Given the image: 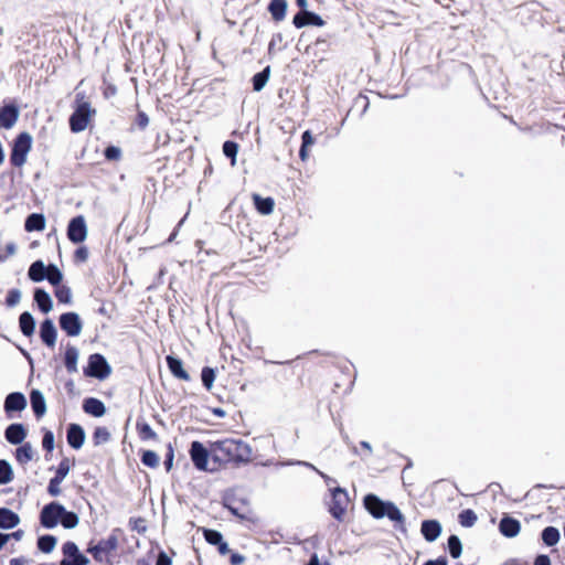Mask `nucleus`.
Segmentation results:
<instances>
[{"instance_id": "nucleus-1", "label": "nucleus", "mask_w": 565, "mask_h": 565, "mask_svg": "<svg viewBox=\"0 0 565 565\" xmlns=\"http://www.w3.org/2000/svg\"><path fill=\"white\" fill-rule=\"evenodd\" d=\"M363 504L365 510L374 519H383L386 516L388 520L395 523V529L406 533L405 516L395 503L391 501H384L376 494L369 493L364 497Z\"/></svg>"}, {"instance_id": "nucleus-2", "label": "nucleus", "mask_w": 565, "mask_h": 565, "mask_svg": "<svg viewBox=\"0 0 565 565\" xmlns=\"http://www.w3.org/2000/svg\"><path fill=\"white\" fill-rule=\"evenodd\" d=\"M217 450L225 461L247 463L252 459L250 446L241 439H225L218 441Z\"/></svg>"}, {"instance_id": "nucleus-3", "label": "nucleus", "mask_w": 565, "mask_h": 565, "mask_svg": "<svg viewBox=\"0 0 565 565\" xmlns=\"http://www.w3.org/2000/svg\"><path fill=\"white\" fill-rule=\"evenodd\" d=\"M75 109L70 117V128L73 132H81L88 126L89 119L95 115V109L90 107V104L85 100L83 93L76 94Z\"/></svg>"}, {"instance_id": "nucleus-4", "label": "nucleus", "mask_w": 565, "mask_h": 565, "mask_svg": "<svg viewBox=\"0 0 565 565\" xmlns=\"http://www.w3.org/2000/svg\"><path fill=\"white\" fill-rule=\"evenodd\" d=\"M84 375L104 381L111 373V367L106 358L100 353L90 354L88 358L87 366L83 370Z\"/></svg>"}, {"instance_id": "nucleus-5", "label": "nucleus", "mask_w": 565, "mask_h": 565, "mask_svg": "<svg viewBox=\"0 0 565 565\" xmlns=\"http://www.w3.org/2000/svg\"><path fill=\"white\" fill-rule=\"evenodd\" d=\"M32 147V137L29 132H21L13 141L10 153V161L14 167H22L26 161V156Z\"/></svg>"}, {"instance_id": "nucleus-6", "label": "nucleus", "mask_w": 565, "mask_h": 565, "mask_svg": "<svg viewBox=\"0 0 565 565\" xmlns=\"http://www.w3.org/2000/svg\"><path fill=\"white\" fill-rule=\"evenodd\" d=\"M331 495L329 512L335 520L342 521L349 505L348 492L345 489L337 487L331 491Z\"/></svg>"}, {"instance_id": "nucleus-7", "label": "nucleus", "mask_w": 565, "mask_h": 565, "mask_svg": "<svg viewBox=\"0 0 565 565\" xmlns=\"http://www.w3.org/2000/svg\"><path fill=\"white\" fill-rule=\"evenodd\" d=\"M64 505L57 501L45 504L40 512V523L45 529H54L61 521Z\"/></svg>"}, {"instance_id": "nucleus-8", "label": "nucleus", "mask_w": 565, "mask_h": 565, "mask_svg": "<svg viewBox=\"0 0 565 565\" xmlns=\"http://www.w3.org/2000/svg\"><path fill=\"white\" fill-rule=\"evenodd\" d=\"M60 328L68 337H77L83 329V322L79 315L73 311L62 313L58 318Z\"/></svg>"}, {"instance_id": "nucleus-9", "label": "nucleus", "mask_w": 565, "mask_h": 565, "mask_svg": "<svg viewBox=\"0 0 565 565\" xmlns=\"http://www.w3.org/2000/svg\"><path fill=\"white\" fill-rule=\"evenodd\" d=\"M87 225L83 215L73 217L67 225V238L74 243H83L87 237Z\"/></svg>"}, {"instance_id": "nucleus-10", "label": "nucleus", "mask_w": 565, "mask_h": 565, "mask_svg": "<svg viewBox=\"0 0 565 565\" xmlns=\"http://www.w3.org/2000/svg\"><path fill=\"white\" fill-rule=\"evenodd\" d=\"M64 558L60 565H87L89 559L79 552L78 546L74 542H66L62 547Z\"/></svg>"}, {"instance_id": "nucleus-11", "label": "nucleus", "mask_w": 565, "mask_h": 565, "mask_svg": "<svg viewBox=\"0 0 565 565\" xmlns=\"http://www.w3.org/2000/svg\"><path fill=\"white\" fill-rule=\"evenodd\" d=\"M190 456L194 467L198 470H207L209 451L201 441H192L190 447Z\"/></svg>"}, {"instance_id": "nucleus-12", "label": "nucleus", "mask_w": 565, "mask_h": 565, "mask_svg": "<svg viewBox=\"0 0 565 565\" xmlns=\"http://www.w3.org/2000/svg\"><path fill=\"white\" fill-rule=\"evenodd\" d=\"M117 544H118L117 537L111 535L106 540L99 541L96 545L90 546L88 548V552L93 555V557L96 561L102 562L104 555H106L117 548Z\"/></svg>"}, {"instance_id": "nucleus-13", "label": "nucleus", "mask_w": 565, "mask_h": 565, "mask_svg": "<svg viewBox=\"0 0 565 565\" xmlns=\"http://www.w3.org/2000/svg\"><path fill=\"white\" fill-rule=\"evenodd\" d=\"M85 431L78 424H70L66 430V439L68 445L74 449H79L85 443Z\"/></svg>"}, {"instance_id": "nucleus-14", "label": "nucleus", "mask_w": 565, "mask_h": 565, "mask_svg": "<svg viewBox=\"0 0 565 565\" xmlns=\"http://www.w3.org/2000/svg\"><path fill=\"white\" fill-rule=\"evenodd\" d=\"M26 398L20 392H12L4 399V411L7 414L22 412L26 407Z\"/></svg>"}, {"instance_id": "nucleus-15", "label": "nucleus", "mask_w": 565, "mask_h": 565, "mask_svg": "<svg viewBox=\"0 0 565 565\" xmlns=\"http://www.w3.org/2000/svg\"><path fill=\"white\" fill-rule=\"evenodd\" d=\"M19 109L14 105H4L0 108V127L12 128L19 119Z\"/></svg>"}, {"instance_id": "nucleus-16", "label": "nucleus", "mask_w": 565, "mask_h": 565, "mask_svg": "<svg viewBox=\"0 0 565 565\" xmlns=\"http://www.w3.org/2000/svg\"><path fill=\"white\" fill-rule=\"evenodd\" d=\"M443 527L437 520H424L420 525V533L427 542H435L441 534Z\"/></svg>"}, {"instance_id": "nucleus-17", "label": "nucleus", "mask_w": 565, "mask_h": 565, "mask_svg": "<svg viewBox=\"0 0 565 565\" xmlns=\"http://www.w3.org/2000/svg\"><path fill=\"white\" fill-rule=\"evenodd\" d=\"M499 531L505 537H515L521 531V523L510 515H504L500 520Z\"/></svg>"}, {"instance_id": "nucleus-18", "label": "nucleus", "mask_w": 565, "mask_h": 565, "mask_svg": "<svg viewBox=\"0 0 565 565\" xmlns=\"http://www.w3.org/2000/svg\"><path fill=\"white\" fill-rule=\"evenodd\" d=\"M40 337L47 347H54L56 342L57 331L51 319H45L40 326Z\"/></svg>"}, {"instance_id": "nucleus-19", "label": "nucleus", "mask_w": 565, "mask_h": 565, "mask_svg": "<svg viewBox=\"0 0 565 565\" xmlns=\"http://www.w3.org/2000/svg\"><path fill=\"white\" fill-rule=\"evenodd\" d=\"M4 437L12 445H20L26 437V430L20 423L10 424L6 428Z\"/></svg>"}, {"instance_id": "nucleus-20", "label": "nucleus", "mask_w": 565, "mask_h": 565, "mask_svg": "<svg viewBox=\"0 0 565 565\" xmlns=\"http://www.w3.org/2000/svg\"><path fill=\"white\" fill-rule=\"evenodd\" d=\"M83 409L94 417H102L106 413L105 404L96 397H87L83 402Z\"/></svg>"}, {"instance_id": "nucleus-21", "label": "nucleus", "mask_w": 565, "mask_h": 565, "mask_svg": "<svg viewBox=\"0 0 565 565\" xmlns=\"http://www.w3.org/2000/svg\"><path fill=\"white\" fill-rule=\"evenodd\" d=\"M30 402L34 415L36 418H41L46 413V402L43 393L39 390H32Z\"/></svg>"}, {"instance_id": "nucleus-22", "label": "nucleus", "mask_w": 565, "mask_h": 565, "mask_svg": "<svg viewBox=\"0 0 565 565\" xmlns=\"http://www.w3.org/2000/svg\"><path fill=\"white\" fill-rule=\"evenodd\" d=\"M166 361L170 372L174 377L183 381L190 380L189 373L183 369V363L181 359L175 358L173 355H167Z\"/></svg>"}, {"instance_id": "nucleus-23", "label": "nucleus", "mask_w": 565, "mask_h": 565, "mask_svg": "<svg viewBox=\"0 0 565 565\" xmlns=\"http://www.w3.org/2000/svg\"><path fill=\"white\" fill-rule=\"evenodd\" d=\"M20 516L8 508H0V529L11 530L19 525Z\"/></svg>"}, {"instance_id": "nucleus-24", "label": "nucleus", "mask_w": 565, "mask_h": 565, "mask_svg": "<svg viewBox=\"0 0 565 565\" xmlns=\"http://www.w3.org/2000/svg\"><path fill=\"white\" fill-rule=\"evenodd\" d=\"M46 218L43 213H31L24 222V230L29 233L40 232L45 228Z\"/></svg>"}, {"instance_id": "nucleus-25", "label": "nucleus", "mask_w": 565, "mask_h": 565, "mask_svg": "<svg viewBox=\"0 0 565 565\" xmlns=\"http://www.w3.org/2000/svg\"><path fill=\"white\" fill-rule=\"evenodd\" d=\"M288 8L287 0H270L268 4V11L271 18L276 22H280L286 18Z\"/></svg>"}, {"instance_id": "nucleus-26", "label": "nucleus", "mask_w": 565, "mask_h": 565, "mask_svg": "<svg viewBox=\"0 0 565 565\" xmlns=\"http://www.w3.org/2000/svg\"><path fill=\"white\" fill-rule=\"evenodd\" d=\"M34 301L43 313H49L53 308V301L47 291L42 288L34 290Z\"/></svg>"}, {"instance_id": "nucleus-27", "label": "nucleus", "mask_w": 565, "mask_h": 565, "mask_svg": "<svg viewBox=\"0 0 565 565\" xmlns=\"http://www.w3.org/2000/svg\"><path fill=\"white\" fill-rule=\"evenodd\" d=\"M19 328L23 335L31 337L35 330V320L29 311H24L19 317Z\"/></svg>"}, {"instance_id": "nucleus-28", "label": "nucleus", "mask_w": 565, "mask_h": 565, "mask_svg": "<svg viewBox=\"0 0 565 565\" xmlns=\"http://www.w3.org/2000/svg\"><path fill=\"white\" fill-rule=\"evenodd\" d=\"M253 201L256 210L263 215H269L274 211L275 202L271 198H263L259 194H253Z\"/></svg>"}, {"instance_id": "nucleus-29", "label": "nucleus", "mask_w": 565, "mask_h": 565, "mask_svg": "<svg viewBox=\"0 0 565 565\" xmlns=\"http://www.w3.org/2000/svg\"><path fill=\"white\" fill-rule=\"evenodd\" d=\"M79 352L76 347L67 345L64 355V364L68 373L77 372Z\"/></svg>"}, {"instance_id": "nucleus-30", "label": "nucleus", "mask_w": 565, "mask_h": 565, "mask_svg": "<svg viewBox=\"0 0 565 565\" xmlns=\"http://www.w3.org/2000/svg\"><path fill=\"white\" fill-rule=\"evenodd\" d=\"M47 266L42 260H35L31 264L28 270L29 278L34 282H40L45 279Z\"/></svg>"}, {"instance_id": "nucleus-31", "label": "nucleus", "mask_w": 565, "mask_h": 565, "mask_svg": "<svg viewBox=\"0 0 565 565\" xmlns=\"http://www.w3.org/2000/svg\"><path fill=\"white\" fill-rule=\"evenodd\" d=\"M270 76V66H266L263 71L256 73L253 78V89L260 92L267 84Z\"/></svg>"}, {"instance_id": "nucleus-32", "label": "nucleus", "mask_w": 565, "mask_h": 565, "mask_svg": "<svg viewBox=\"0 0 565 565\" xmlns=\"http://www.w3.org/2000/svg\"><path fill=\"white\" fill-rule=\"evenodd\" d=\"M57 543V540L54 535L51 534H44L39 536L38 539V548L45 554L51 553Z\"/></svg>"}, {"instance_id": "nucleus-33", "label": "nucleus", "mask_w": 565, "mask_h": 565, "mask_svg": "<svg viewBox=\"0 0 565 565\" xmlns=\"http://www.w3.org/2000/svg\"><path fill=\"white\" fill-rule=\"evenodd\" d=\"M542 541L547 546H554L558 543L561 534L559 531L554 526H546L542 531Z\"/></svg>"}, {"instance_id": "nucleus-34", "label": "nucleus", "mask_w": 565, "mask_h": 565, "mask_svg": "<svg viewBox=\"0 0 565 565\" xmlns=\"http://www.w3.org/2000/svg\"><path fill=\"white\" fill-rule=\"evenodd\" d=\"M79 518L78 515L73 511H67L64 508V512L61 514V521L60 523L64 529L71 530L78 525Z\"/></svg>"}, {"instance_id": "nucleus-35", "label": "nucleus", "mask_w": 565, "mask_h": 565, "mask_svg": "<svg viewBox=\"0 0 565 565\" xmlns=\"http://www.w3.org/2000/svg\"><path fill=\"white\" fill-rule=\"evenodd\" d=\"M15 458L22 465L31 461L33 459V449L31 444L25 443L20 446L15 451Z\"/></svg>"}, {"instance_id": "nucleus-36", "label": "nucleus", "mask_w": 565, "mask_h": 565, "mask_svg": "<svg viewBox=\"0 0 565 565\" xmlns=\"http://www.w3.org/2000/svg\"><path fill=\"white\" fill-rule=\"evenodd\" d=\"M315 142V139L312 137V134L310 130H306L302 132L301 136V147L299 150V157L302 161H306L308 159V148L312 146Z\"/></svg>"}, {"instance_id": "nucleus-37", "label": "nucleus", "mask_w": 565, "mask_h": 565, "mask_svg": "<svg viewBox=\"0 0 565 565\" xmlns=\"http://www.w3.org/2000/svg\"><path fill=\"white\" fill-rule=\"evenodd\" d=\"M447 545L450 556L452 558H459L462 553V544L460 539L452 534L448 537Z\"/></svg>"}, {"instance_id": "nucleus-38", "label": "nucleus", "mask_w": 565, "mask_h": 565, "mask_svg": "<svg viewBox=\"0 0 565 565\" xmlns=\"http://www.w3.org/2000/svg\"><path fill=\"white\" fill-rule=\"evenodd\" d=\"M13 479V471L11 465L4 460H0V484H7Z\"/></svg>"}, {"instance_id": "nucleus-39", "label": "nucleus", "mask_w": 565, "mask_h": 565, "mask_svg": "<svg viewBox=\"0 0 565 565\" xmlns=\"http://www.w3.org/2000/svg\"><path fill=\"white\" fill-rule=\"evenodd\" d=\"M45 279H47L51 285L58 286L63 279V274L56 265L50 264L47 266Z\"/></svg>"}, {"instance_id": "nucleus-40", "label": "nucleus", "mask_w": 565, "mask_h": 565, "mask_svg": "<svg viewBox=\"0 0 565 565\" xmlns=\"http://www.w3.org/2000/svg\"><path fill=\"white\" fill-rule=\"evenodd\" d=\"M238 152V145L235 141L227 140L223 143V153L231 159V164H236V157Z\"/></svg>"}, {"instance_id": "nucleus-41", "label": "nucleus", "mask_w": 565, "mask_h": 565, "mask_svg": "<svg viewBox=\"0 0 565 565\" xmlns=\"http://www.w3.org/2000/svg\"><path fill=\"white\" fill-rule=\"evenodd\" d=\"M137 430L143 440L148 439H157L156 431L151 428V426L146 422H137Z\"/></svg>"}, {"instance_id": "nucleus-42", "label": "nucleus", "mask_w": 565, "mask_h": 565, "mask_svg": "<svg viewBox=\"0 0 565 565\" xmlns=\"http://www.w3.org/2000/svg\"><path fill=\"white\" fill-rule=\"evenodd\" d=\"M477 514L470 510H463L459 514V523L465 527H471L477 522Z\"/></svg>"}, {"instance_id": "nucleus-43", "label": "nucleus", "mask_w": 565, "mask_h": 565, "mask_svg": "<svg viewBox=\"0 0 565 565\" xmlns=\"http://www.w3.org/2000/svg\"><path fill=\"white\" fill-rule=\"evenodd\" d=\"M202 384L206 390H211L215 380V371L213 367L204 366L201 372Z\"/></svg>"}, {"instance_id": "nucleus-44", "label": "nucleus", "mask_w": 565, "mask_h": 565, "mask_svg": "<svg viewBox=\"0 0 565 565\" xmlns=\"http://www.w3.org/2000/svg\"><path fill=\"white\" fill-rule=\"evenodd\" d=\"M55 289V297L62 303H70L72 301V290L65 285H58Z\"/></svg>"}, {"instance_id": "nucleus-45", "label": "nucleus", "mask_w": 565, "mask_h": 565, "mask_svg": "<svg viewBox=\"0 0 565 565\" xmlns=\"http://www.w3.org/2000/svg\"><path fill=\"white\" fill-rule=\"evenodd\" d=\"M141 462L150 468L159 466V456L153 450H145L141 455Z\"/></svg>"}, {"instance_id": "nucleus-46", "label": "nucleus", "mask_w": 565, "mask_h": 565, "mask_svg": "<svg viewBox=\"0 0 565 565\" xmlns=\"http://www.w3.org/2000/svg\"><path fill=\"white\" fill-rule=\"evenodd\" d=\"M95 445L107 443L110 439V433L106 427H96L93 434Z\"/></svg>"}, {"instance_id": "nucleus-47", "label": "nucleus", "mask_w": 565, "mask_h": 565, "mask_svg": "<svg viewBox=\"0 0 565 565\" xmlns=\"http://www.w3.org/2000/svg\"><path fill=\"white\" fill-rule=\"evenodd\" d=\"M204 539L209 544L215 546H217L222 541H224L222 533L220 531L212 529L204 530Z\"/></svg>"}, {"instance_id": "nucleus-48", "label": "nucleus", "mask_w": 565, "mask_h": 565, "mask_svg": "<svg viewBox=\"0 0 565 565\" xmlns=\"http://www.w3.org/2000/svg\"><path fill=\"white\" fill-rule=\"evenodd\" d=\"M70 470H71L70 461L67 458H64L60 461L56 472H55V476L53 478L63 482V480L68 475Z\"/></svg>"}, {"instance_id": "nucleus-49", "label": "nucleus", "mask_w": 565, "mask_h": 565, "mask_svg": "<svg viewBox=\"0 0 565 565\" xmlns=\"http://www.w3.org/2000/svg\"><path fill=\"white\" fill-rule=\"evenodd\" d=\"M285 465H299V466L308 467V468L315 470L321 478H323L327 484H330L331 482H334V480L332 478H330L328 475H326L324 472H322L319 469H317L310 462L298 460V461H288Z\"/></svg>"}, {"instance_id": "nucleus-50", "label": "nucleus", "mask_w": 565, "mask_h": 565, "mask_svg": "<svg viewBox=\"0 0 565 565\" xmlns=\"http://www.w3.org/2000/svg\"><path fill=\"white\" fill-rule=\"evenodd\" d=\"M21 300V291L19 289H10L7 294L6 303L8 307L17 306Z\"/></svg>"}, {"instance_id": "nucleus-51", "label": "nucleus", "mask_w": 565, "mask_h": 565, "mask_svg": "<svg viewBox=\"0 0 565 565\" xmlns=\"http://www.w3.org/2000/svg\"><path fill=\"white\" fill-rule=\"evenodd\" d=\"M104 156L110 161L119 160L121 157V150L116 146H108L104 151Z\"/></svg>"}, {"instance_id": "nucleus-52", "label": "nucleus", "mask_w": 565, "mask_h": 565, "mask_svg": "<svg viewBox=\"0 0 565 565\" xmlns=\"http://www.w3.org/2000/svg\"><path fill=\"white\" fill-rule=\"evenodd\" d=\"M42 446L46 451L54 449V434L51 430H46L43 435Z\"/></svg>"}, {"instance_id": "nucleus-53", "label": "nucleus", "mask_w": 565, "mask_h": 565, "mask_svg": "<svg viewBox=\"0 0 565 565\" xmlns=\"http://www.w3.org/2000/svg\"><path fill=\"white\" fill-rule=\"evenodd\" d=\"M306 11H300L298 12L294 19H292V24L297 28V29H301L303 26H307L308 25V15L306 14Z\"/></svg>"}, {"instance_id": "nucleus-54", "label": "nucleus", "mask_w": 565, "mask_h": 565, "mask_svg": "<svg viewBox=\"0 0 565 565\" xmlns=\"http://www.w3.org/2000/svg\"><path fill=\"white\" fill-rule=\"evenodd\" d=\"M306 14L308 15V18H307L308 25H315V26H323L324 25V21L319 14L311 12V11H306Z\"/></svg>"}, {"instance_id": "nucleus-55", "label": "nucleus", "mask_w": 565, "mask_h": 565, "mask_svg": "<svg viewBox=\"0 0 565 565\" xmlns=\"http://www.w3.org/2000/svg\"><path fill=\"white\" fill-rule=\"evenodd\" d=\"M62 483V481L55 479V478H52L49 482V487H47V492L52 495V497H57L61 494V488H60V484Z\"/></svg>"}, {"instance_id": "nucleus-56", "label": "nucleus", "mask_w": 565, "mask_h": 565, "mask_svg": "<svg viewBox=\"0 0 565 565\" xmlns=\"http://www.w3.org/2000/svg\"><path fill=\"white\" fill-rule=\"evenodd\" d=\"M17 253V245L10 242L6 245V254H0V263H4L8 257L13 256Z\"/></svg>"}, {"instance_id": "nucleus-57", "label": "nucleus", "mask_w": 565, "mask_h": 565, "mask_svg": "<svg viewBox=\"0 0 565 565\" xmlns=\"http://www.w3.org/2000/svg\"><path fill=\"white\" fill-rule=\"evenodd\" d=\"M89 253L86 246H79L74 254L77 262L84 263L88 259Z\"/></svg>"}, {"instance_id": "nucleus-58", "label": "nucleus", "mask_w": 565, "mask_h": 565, "mask_svg": "<svg viewBox=\"0 0 565 565\" xmlns=\"http://www.w3.org/2000/svg\"><path fill=\"white\" fill-rule=\"evenodd\" d=\"M173 458H174L173 448H172V445L169 444L168 445V452H167L166 459H164V467H166L167 471H169L172 468V466H173Z\"/></svg>"}, {"instance_id": "nucleus-59", "label": "nucleus", "mask_w": 565, "mask_h": 565, "mask_svg": "<svg viewBox=\"0 0 565 565\" xmlns=\"http://www.w3.org/2000/svg\"><path fill=\"white\" fill-rule=\"evenodd\" d=\"M156 565H172V559L164 551H160L157 556Z\"/></svg>"}, {"instance_id": "nucleus-60", "label": "nucleus", "mask_w": 565, "mask_h": 565, "mask_svg": "<svg viewBox=\"0 0 565 565\" xmlns=\"http://www.w3.org/2000/svg\"><path fill=\"white\" fill-rule=\"evenodd\" d=\"M137 124L140 128H146L149 124V117L143 111H140L137 115Z\"/></svg>"}, {"instance_id": "nucleus-61", "label": "nucleus", "mask_w": 565, "mask_h": 565, "mask_svg": "<svg viewBox=\"0 0 565 565\" xmlns=\"http://www.w3.org/2000/svg\"><path fill=\"white\" fill-rule=\"evenodd\" d=\"M225 507L228 509V511H230L233 515H235V516H237V518H239V519H242V520L247 519V516H246L244 513H242V512L239 511V509H238V508H236V507H234L233 504H231V503H226V504H225Z\"/></svg>"}, {"instance_id": "nucleus-62", "label": "nucleus", "mask_w": 565, "mask_h": 565, "mask_svg": "<svg viewBox=\"0 0 565 565\" xmlns=\"http://www.w3.org/2000/svg\"><path fill=\"white\" fill-rule=\"evenodd\" d=\"M230 562L231 565H242L245 562V556L238 553H232Z\"/></svg>"}, {"instance_id": "nucleus-63", "label": "nucleus", "mask_w": 565, "mask_h": 565, "mask_svg": "<svg viewBox=\"0 0 565 565\" xmlns=\"http://www.w3.org/2000/svg\"><path fill=\"white\" fill-rule=\"evenodd\" d=\"M534 565H551V559L547 555H537L534 559Z\"/></svg>"}, {"instance_id": "nucleus-64", "label": "nucleus", "mask_w": 565, "mask_h": 565, "mask_svg": "<svg viewBox=\"0 0 565 565\" xmlns=\"http://www.w3.org/2000/svg\"><path fill=\"white\" fill-rule=\"evenodd\" d=\"M447 558L445 556H439L436 559H428L423 565H447Z\"/></svg>"}]
</instances>
